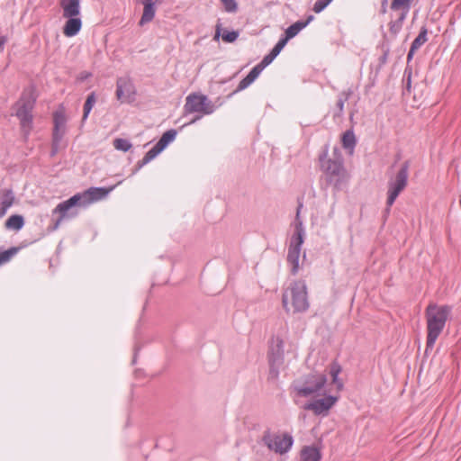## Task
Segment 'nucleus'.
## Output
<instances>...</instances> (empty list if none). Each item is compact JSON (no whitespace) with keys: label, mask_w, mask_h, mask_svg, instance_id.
Instances as JSON below:
<instances>
[{"label":"nucleus","mask_w":461,"mask_h":461,"mask_svg":"<svg viewBox=\"0 0 461 461\" xmlns=\"http://www.w3.org/2000/svg\"><path fill=\"white\" fill-rule=\"evenodd\" d=\"M452 307L449 305H439L430 303L425 310V318L427 321V341L426 352L431 350L445 329L446 323L449 319Z\"/></svg>","instance_id":"f257e3e1"},{"label":"nucleus","mask_w":461,"mask_h":461,"mask_svg":"<svg viewBox=\"0 0 461 461\" xmlns=\"http://www.w3.org/2000/svg\"><path fill=\"white\" fill-rule=\"evenodd\" d=\"M283 307L286 312L294 313L306 312L310 306L307 287L303 281L292 283L282 296Z\"/></svg>","instance_id":"f03ea898"},{"label":"nucleus","mask_w":461,"mask_h":461,"mask_svg":"<svg viewBox=\"0 0 461 461\" xmlns=\"http://www.w3.org/2000/svg\"><path fill=\"white\" fill-rule=\"evenodd\" d=\"M303 204L300 203L297 209L294 222V232L291 238L287 253V262L290 265L291 272L294 275H295L299 270L301 249L305 236V230L303 221L300 219V210Z\"/></svg>","instance_id":"7ed1b4c3"},{"label":"nucleus","mask_w":461,"mask_h":461,"mask_svg":"<svg viewBox=\"0 0 461 461\" xmlns=\"http://www.w3.org/2000/svg\"><path fill=\"white\" fill-rule=\"evenodd\" d=\"M321 167L330 183L336 185L346 178V169L343 165V158L339 149H333L332 157L326 158V153L320 157Z\"/></svg>","instance_id":"20e7f679"},{"label":"nucleus","mask_w":461,"mask_h":461,"mask_svg":"<svg viewBox=\"0 0 461 461\" xmlns=\"http://www.w3.org/2000/svg\"><path fill=\"white\" fill-rule=\"evenodd\" d=\"M327 383L326 375L320 373H311L293 383V389L300 397H309L319 394Z\"/></svg>","instance_id":"39448f33"},{"label":"nucleus","mask_w":461,"mask_h":461,"mask_svg":"<svg viewBox=\"0 0 461 461\" xmlns=\"http://www.w3.org/2000/svg\"><path fill=\"white\" fill-rule=\"evenodd\" d=\"M35 97L31 90L23 93L20 99L14 105L15 115L20 120L21 129L25 136H28L32 127V109Z\"/></svg>","instance_id":"423d86ee"},{"label":"nucleus","mask_w":461,"mask_h":461,"mask_svg":"<svg viewBox=\"0 0 461 461\" xmlns=\"http://www.w3.org/2000/svg\"><path fill=\"white\" fill-rule=\"evenodd\" d=\"M185 113H198L188 124L194 123L203 115L212 114L215 111L213 103L204 95L190 94L184 105Z\"/></svg>","instance_id":"0eeeda50"},{"label":"nucleus","mask_w":461,"mask_h":461,"mask_svg":"<svg viewBox=\"0 0 461 461\" xmlns=\"http://www.w3.org/2000/svg\"><path fill=\"white\" fill-rule=\"evenodd\" d=\"M408 170L409 162H404L401 168L398 170L396 175L391 177L388 181V191H387V210L393 204L398 195L406 187L408 183Z\"/></svg>","instance_id":"6e6552de"},{"label":"nucleus","mask_w":461,"mask_h":461,"mask_svg":"<svg viewBox=\"0 0 461 461\" xmlns=\"http://www.w3.org/2000/svg\"><path fill=\"white\" fill-rule=\"evenodd\" d=\"M75 207H83L82 200L80 198L79 194H77L73 196H71L69 199L59 203L56 208L52 211V214L59 213V217L56 220L53 230H57L62 220L66 217H73L77 215V212H74Z\"/></svg>","instance_id":"1a4fd4ad"},{"label":"nucleus","mask_w":461,"mask_h":461,"mask_svg":"<svg viewBox=\"0 0 461 461\" xmlns=\"http://www.w3.org/2000/svg\"><path fill=\"white\" fill-rule=\"evenodd\" d=\"M263 442L268 449L276 453H286L293 446L294 439L289 434L267 433L263 437Z\"/></svg>","instance_id":"9d476101"},{"label":"nucleus","mask_w":461,"mask_h":461,"mask_svg":"<svg viewBox=\"0 0 461 461\" xmlns=\"http://www.w3.org/2000/svg\"><path fill=\"white\" fill-rule=\"evenodd\" d=\"M135 87L128 77H119L116 82V97L122 103H131L134 100Z\"/></svg>","instance_id":"9b49d317"},{"label":"nucleus","mask_w":461,"mask_h":461,"mask_svg":"<svg viewBox=\"0 0 461 461\" xmlns=\"http://www.w3.org/2000/svg\"><path fill=\"white\" fill-rule=\"evenodd\" d=\"M115 185H112L108 188L104 187H90L83 193H79L82 200L83 207H86L95 202L104 199L114 188Z\"/></svg>","instance_id":"f8f14e48"},{"label":"nucleus","mask_w":461,"mask_h":461,"mask_svg":"<svg viewBox=\"0 0 461 461\" xmlns=\"http://www.w3.org/2000/svg\"><path fill=\"white\" fill-rule=\"evenodd\" d=\"M337 401V396L327 395L305 404L304 409L312 411L316 415H325Z\"/></svg>","instance_id":"ddd939ff"},{"label":"nucleus","mask_w":461,"mask_h":461,"mask_svg":"<svg viewBox=\"0 0 461 461\" xmlns=\"http://www.w3.org/2000/svg\"><path fill=\"white\" fill-rule=\"evenodd\" d=\"M284 358V341L279 337L273 339L270 347L269 362L272 367L282 364Z\"/></svg>","instance_id":"4468645a"},{"label":"nucleus","mask_w":461,"mask_h":461,"mask_svg":"<svg viewBox=\"0 0 461 461\" xmlns=\"http://www.w3.org/2000/svg\"><path fill=\"white\" fill-rule=\"evenodd\" d=\"M65 127V119L61 115H55L54 118V131H53V141H52V150L51 156H54L59 148V143L63 137Z\"/></svg>","instance_id":"2eb2a0df"},{"label":"nucleus","mask_w":461,"mask_h":461,"mask_svg":"<svg viewBox=\"0 0 461 461\" xmlns=\"http://www.w3.org/2000/svg\"><path fill=\"white\" fill-rule=\"evenodd\" d=\"M162 3V0H143V14L140 20V25H144L153 20L156 14V5Z\"/></svg>","instance_id":"dca6fc26"},{"label":"nucleus","mask_w":461,"mask_h":461,"mask_svg":"<svg viewBox=\"0 0 461 461\" xmlns=\"http://www.w3.org/2000/svg\"><path fill=\"white\" fill-rule=\"evenodd\" d=\"M267 67V65L263 64V61L261 60L258 65H256L247 75L246 77H244L238 85V90H244L248 86H249L260 75V73L263 71V69Z\"/></svg>","instance_id":"f3484780"},{"label":"nucleus","mask_w":461,"mask_h":461,"mask_svg":"<svg viewBox=\"0 0 461 461\" xmlns=\"http://www.w3.org/2000/svg\"><path fill=\"white\" fill-rule=\"evenodd\" d=\"M313 16L310 15L306 21H297L296 23L290 25L285 32V37L281 38L286 43L289 40L295 37L303 29H304L312 21Z\"/></svg>","instance_id":"a211bd4d"},{"label":"nucleus","mask_w":461,"mask_h":461,"mask_svg":"<svg viewBox=\"0 0 461 461\" xmlns=\"http://www.w3.org/2000/svg\"><path fill=\"white\" fill-rule=\"evenodd\" d=\"M68 20L63 27V33L67 37L76 36L81 30L82 21L79 16L67 17Z\"/></svg>","instance_id":"6ab92c4d"},{"label":"nucleus","mask_w":461,"mask_h":461,"mask_svg":"<svg viewBox=\"0 0 461 461\" xmlns=\"http://www.w3.org/2000/svg\"><path fill=\"white\" fill-rule=\"evenodd\" d=\"M60 6L63 10V17L80 15L79 0H60Z\"/></svg>","instance_id":"aec40b11"},{"label":"nucleus","mask_w":461,"mask_h":461,"mask_svg":"<svg viewBox=\"0 0 461 461\" xmlns=\"http://www.w3.org/2000/svg\"><path fill=\"white\" fill-rule=\"evenodd\" d=\"M409 13L402 12V11H392V21L390 22V31L396 34L398 33L402 27L403 21L406 19Z\"/></svg>","instance_id":"412c9836"},{"label":"nucleus","mask_w":461,"mask_h":461,"mask_svg":"<svg viewBox=\"0 0 461 461\" xmlns=\"http://www.w3.org/2000/svg\"><path fill=\"white\" fill-rule=\"evenodd\" d=\"M14 194L12 190L6 189L4 191L3 196L0 199V218L5 215L8 209L14 204Z\"/></svg>","instance_id":"4be33fe9"},{"label":"nucleus","mask_w":461,"mask_h":461,"mask_svg":"<svg viewBox=\"0 0 461 461\" xmlns=\"http://www.w3.org/2000/svg\"><path fill=\"white\" fill-rule=\"evenodd\" d=\"M320 450L312 446L304 447L301 451V461H320Z\"/></svg>","instance_id":"5701e85b"},{"label":"nucleus","mask_w":461,"mask_h":461,"mask_svg":"<svg viewBox=\"0 0 461 461\" xmlns=\"http://www.w3.org/2000/svg\"><path fill=\"white\" fill-rule=\"evenodd\" d=\"M287 43L283 41L282 39H280L277 43L275 45V47L271 50V51L266 55L262 61H263V64L268 66L270 65L273 60L277 57V55L282 51V50L285 48V46L286 45Z\"/></svg>","instance_id":"b1692460"},{"label":"nucleus","mask_w":461,"mask_h":461,"mask_svg":"<svg viewBox=\"0 0 461 461\" xmlns=\"http://www.w3.org/2000/svg\"><path fill=\"white\" fill-rule=\"evenodd\" d=\"M162 150L163 149H160L159 146L156 143L155 146L145 154L143 158L138 161L137 168L135 169L134 173H136L140 168L154 159Z\"/></svg>","instance_id":"393cba45"},{"label":"nucleus","mask_w":461,"mask_h":461,"mask_svg":"<svg viewBox=\"0 0 461 461\" xmlns=\"http://www.w3.org/2000/svg\"><path fill=\"white\" fill-rule=\"evenodd\" d=\"M24 225V220L22 215H11L5 221V228L14 230H20Z\"/></svg>","instance_id":"a878e982"},{"label":"nucleus","mask_w":461,"mask_h":461,"mask_svg":"<svg viewBox=\"0 0 461 461\" xmlns=\"http://www.w3.org/2000/svg\"><path fill=\"white\" fill-rule=\"evenodd\" d=\"M341 371L340 366L337 363H333L330 368V375L331 376V384L336 386L337 391H340L343 387L342 382L339 380V375Z\"/></svg>","instance_id":"bb28decb"},{"label":"nucleus","mask_w":461,"mask_h":461,"mask_svg":"<svg viewBox=\"0 0 461 461\" xmlns=\"http://www.w3.org/2000/svg\"><path fill=\"white\" fill-rule=\"evenodd\" d=\"M176 137V130H168L166 132H164L161 136V138L158 140L157 144L159 146L160 149H164L166 147L172 142Z\"/></svg>","instance_id":"cd10ccee"},{"label":"nucleus","mask_w":461,"mask_h":461,"mask_svg":"<svg viewBox=\"0 0 461 461\" xmlns=\"http://www.w3.org/2000/svg\"><path fill=\"white\" fill-rule=\"evenodd\" d=\"M342 145L345 149L349 150V153H352L354 147L356 145V138L351 131H347L342 136Z\"/></svg>","instance_id":"c85d7f7f"},{"label":"nucleus","mask_w":461,"mask_h":461,"mask_svg":"<svg viewBox=\"0 0 461 461\" xmlns=\"http://www.w3.org/2000/svg\"><path fill=\"white\" fill-rule=\"evenodd\" d=\"M411 0H392L391 10L409 13Z\"/></svg>","instance_id":"c756f323"},{"label":"nucleus","mask_w":461,"mask_h":461,"mask_svg":"<svg viewBox=\"0 0 461 461\" xmlns=\"http://www.w3.org/2000/svg\"><path fill=\"white\" fill-rule=\"evenodd\" d=\"M428 31L426 27H422L419 35L414 39L411 45L413 49L419 50L427 41Z\"/></svg>","instance_id":"7c9ffc66"},{"label":"nucleus","mask_w":461,"mask_h":461,"mask_svg":"<svg viewBox=\"0 0 461 461\" xmlns=\"http://www.w3.org/2000/svg\"><path fill=\"white\" fill-rule=\"evenodd\" d=\"M95 104V93H91L88 95L86 103L84 104V113H83V121H86Z\"/></svg>","instance_id":"2f4dec72"},{"label":"nucleus","mask_w":461,"mask_h":461,"mask_svg":"<svg viewBox=\"0 0 461 461\" xmlns=\"http://www.w3.org/2000/svg\"><path fill=\"white\" fill-rule=\"evenodd\" d=\"M131 143L126 139L117 138L113 140V147L117 150L126 152L131 149Z\"/></svg>","instance_id":"473e14b6"},{"label":"nucleus","mask_w":461,"mask_h":461,"mask_svg":"<svg viewBox=\"0 0 461 461\" xmlns=\"http://www.w3.org/2000/svg\"><path fill=\"white\" fill-rule=\"evenodd\" d=\"M18 251L17 248H11L0 252V265L8 262Z\"/></svg>","instance_id":"72a5a7b5"},{"label":"nucleus","mask_w":461,"mask_h":461,"mask_svg":"<svg viewBox=\"0 0 461 461\" xmlns=\"http://www.w3.org/2000/svg\"><path fill=\"white\" fill-rule=\"evenodd\" d=\"M350 92H343L339 95V99L337 101V108H338V114L340 115L343 113L345 103L348 100Z\"/></svg>","instance_id":"f704fd0d"},{"label":"nucleus","mask_w":461,"mask_h":461,"mask_svg":"<svg viewBox=\"0 0 461 461\" xmlns=\"http://www.w3.org/2000/svg\"><path fill=\"white\" fill-rule=\"evenodd\" d=\"M331 2L332 0H316L312 10L314 13L319 14L322 12Z\"/></svg>","instance_id":"c9c22d12"},{"label":"nucleus","mask_w":461,"mask_h":461,"mask_svg":"<svg viewBox=\"0 0 461 461\" xmlns=\"http://www.w3.org/2000/svg\"><path fill=\"white\" fill-rule=\"evenodd\" d=\"M224 5V9L228 13H235L238 9V5L235 0H221Z\"/></svg>","instance_id":"e433bc0d"},{"label":"nucleus","mask_w":461,"mask_h":461,"mask_svg":"<svg viewBox=\"0 0 461 461\" xmlns=\"http://www.w3.org/2000/svg\"><path fill=\"white\" fill-rule=\"evenodd\" d=\"M239 37V32L236 31L231 32H224L221 34V38L226 42H233L235 41Z\"/></svg>","instance_id":"4c0bfd02"},{"label":"nucleus","mask_w":461,"mask_h":461,"mask_svg":"<svg viewBox=\"0 0 461 461\" xmlns=\"http://www.w3.org/2000/svg\"><path fill=\"white\" fill-rule=\"evenodd\" d=\"M416 50H417V49H413V47L411 46L410 50H409L408 55H407V59L409 61L412 59V57H413V55H414Z\"/></svg>","instance_id":"58836bf2"},{"label":"nucleus","mask_w":461,"mask_h":461,"mask_svg":"<svg viewBox=\"0 0 461 461\" xmlns=\"http://www.w3.org/2000/svg\"><path fill=\"white\" fill-rule=\"evenodd\" d=\"M7 39L5 36H1L0 37V53L2 52V50H4V46L6 42Z\"/></svg>","instance_id":"ea45409f"},{"label":"nucleus","mask_w":461,"mask_h":461,"mask_svg":"<svg viewBox=\"0 0 461 461\" xmlns=\"http://www.w3.org/2000/svg\"><path fill=\"white\" fill-rule=\"evenodd\" d=\"M221 36V24H217L216 25V32H215V35H214V40H218L219 37Z\"/></svg>","instance_id":"a19ab883"}]
</instances>
